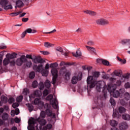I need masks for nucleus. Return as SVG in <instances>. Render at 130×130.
Wrapping results in <instances>:
<instances>
[{
	"label": "nucleus",
	"mask_w": 130,
	"mask_h": 130,
	"mask_svg": "<svg viewBox=\"0 0 130 130\" xmlns=\"http://www.w3.org/2000/svg\"><path fill=\"white\" fill-rule=\"evenodd\" d=\"M34 103L35 105H39V104H41L42 106H44L45 109H46L45 111L47 114L48 116L49 117H51V118H55V114L52 113V111L50 110L51 109V106L48 103H46L44 105V103L43 102H41L40 99L36 98L34 101Z\"/></svg>",
	"instance_id": "f257e3e1"
},
{
	"label": "nucleus",
	"mask_w": 130,
	"mask_h": 130,
	"mask_svg": "<svg viewBox=\"0 0 130 130\" xmlns=\"http://www.w3.org/2000/svg\"><path fill=\"white\" fill-rule=\"evenodd\" d=\"M100 76V72H94L92 73V76H88L87 79V84L89 89H92L95 86H96V82L93 80V77L94 78H99Z\"/></svg>",
	"instance_id": "f03ea898"
},
{
	"label": "nucleus",
	"mask_w": 130,
	"mask_h": 130,
	"mask_svg": "<svg viewBox=\"0 0 130 130\" xmlns=\"http://www.w3.org/2000/svg\"><path fill=\"white\" fill-rule=\"evenodd\" d=\"M32 69L36 73H40L43 77H47L48 76V70L43 68V64H40L39 66L35 64L33 66Z\"/></svg>",
	"instance_id": "7ed1b4c3"
},
{
	"label": "nucleus",
	"mask_w": 130,
	"mask_h": 130,
	"mask_svg": "<svg viewBox=\"0 0 130 130\" xmlns=\"http://www.w3.org/2000/svg\"><path fill=\"white\" fill-rule=\"evenodd\" d=\"M52 99H53V94H49L46 98V100L50 101V103L52 105V107L54 109H57V108H58V102H57V100L56 99H54L52 100Z\"/></svg>",
	"instance_id": "20e7f679"
},
{
	"label": "nucleus",
	"mask_w": 130,
	"mask_h": 130,
	"mask_svg": "<svg viewBox=\"0 0 130 130\" xmlns=\"http://www.w3.org/2000/svg\"><path fill=\"white\" fill-rule=\"evenodd\" d=\"M116 90V88H115V87H114V86L109 85L107 89L104 88V89L103 90V93L104 94V97L105 99H106V98H107V91H109L110 93H113Z\"/></svg>",
	"instance_id": "39448f33"
},
{
	"label": "nucleus",
	"mask_w": 130,
	"mask_h": 130,
	"mask_svg": "<svg viewBox=\"0 0 130 130\" xmlns=\"http://www.w3.org/2000/svg\"><path fill=\"white\" fill-rule=\"evenodd\" d=\"M27 61V59H26V56L25 55H21L20 58L17 59L16 61V64L19 67H21L24 62H26Z\"/></svg>",
	"instance_id": "423d86ee"
},
{
	"label": "nucleus",
	"mask_w": 130,
	"mask_h": 130,
	"mask_svg": "<svg viewBox=\"0 0 130 130\" xmlns=\"http://www.w3.org/2000/svg\"><path fill=\"white\" fill-rule=\"evenodd\" d=\"M83 77V75L82 73H79L77 76H74L72 77L71 80V82L73 85H76L77 83H78V81H81L82 80V78Z\"/></svg>",
	"instance_id": "0eeeda50"
},
{
	"label": "nucleus",
	"mask_w": 130,
	"mask_h": 130,
	"mask_svg": "<svg viewBox=\"0 0 130 130\" xmlns=\"http://www.w3.org/2000/svg\"><path fill=\"white\" fill-rule=\"evenodd\" d=\"M28 124L29 125V127H27L28 130H35L34 125L36 124V119H35L34 118H31L28 121Z\"/></svg>",
	"instance_id": "6e6552de"
},
{
	"label": "nucleus",
	"mask_w": 130,
	"mask_h": 130,
	"mask_svg": "<svg viewBox=\"0 0 130 130\" xmlns=\"http://www.w3.org/2000/svg\"><path fill=\"white\" fill-rule=\"evenodd\" d=\"M96 23L98 25L104 26L105 25H107V24H109V22L104 19H100L96 20Z\"/></svg>",
	"instance_id": "1a4fd4ad"
},
{
	"label": "nucleus",
	"mask_w": 130,
	"mask_h": 130,
	"mask_svg": "<svg viewBox=\"0 0 130 130\" xmlns=\"http://www.w3.org/2000/svg\"><path fill=\"white\" fill-rule=\"evenodd\" d=\"M33 62L35 63H44L45 61L40 57L35 56L32 59Z\"/></svg>",
	"instance_id": "9d476101"
},
{
	"label": "nucleus",
	"mask_w": 130,
	"mask_h": 130,
	"mask_svg": "<svg viewBox=\"0 0 130 130\" xmlns=\"http://www.w3.org/2000/svg\"><path fill=\"white\" fill-rule=\"evenodd\" d=\"M119 128L120 130H125L128 128V125L127 122H122L119 124Z\"/></svg>",
	"instance_id": "9b49d317"
},
{
	"label": "nucleus",
	"mask_w": 130,
	"mask_h": 130,
	"mask_svg": "<svg viewBox=\"0 0 130 130\" xmlns=\"http://www.w3.org/2000/svg\"><path fill=\"white\" fill-rule=\"evenodd\" d=\"M85 47L91 54H95V55L97 54V52H96V49H95V48L90 47L89 46H85Z\"/></svg>",
	"instance_id": "f8f14e48"
},
{
	"label": "nucleus",
	"mask_w": 130,
	"mask_h": 130,
	"mask_svg": "<svg viewBox=\"0 0 130 130\" xmlns=\"http://www.w3.org/2000/svg\"><path fill=\"white\" fill-rule=\"evenodd\" d=\"M36 121H38L40 125H42V126L45 125L46 123H47L46 120L44 119H40V118H38V119H36Z\"/></svg>",
	"instance_id": "ddd939ff"
},
{
	"label": "nucleus",
	"mask_w": 130,
	"mask_h": 130,
	"mask_svg": "<svg viewBox=\"0 0 130 130\" xmlns=\"http://www.w3.org/2000/svg\"><path fill=\"white\" fill-rule=\"evenodd\" d=\"M22 7H24V3L21 0H18L16 3L15 9L17 8H22Z\"/></svg>",
	"instance_id": "4468645a"
},
{
	"label": "nucleus",
	"mask_w": 130,
	"mask_h": 130,
	"mask_svg": "<svg viewBox=\"0 0 130 130\" xmlns=\"http://www.w3.org/2000/svg\"><path fill=\"white\" fill-rule=\"evenodd\" d=\"M6 57H7L9 60L16 58V57H17V53H13L12 54H7L6 55Z\"/></svg>",
	"instance_id": "2eb2a0df"
},
{
	"label": "nucleus",
	"mask_w": 130,
	"mask_h": 130,
	"mask_svg": "<svg viewBox=\"0 0 130 130\" xmlns=\"http://www.w3.org/2000/svg\"><path fill=\"white\" fill-rule=\"evenodd\" d=\"M72 54L75 57H81L82 56V52L80 49H78L76 53H72Z\"/></svg>",
	"instance_id": "dca6fc26"
},
{
	"label": "nucleus",
	"mask_w": 130,
	"mask_h": 130,
	"mask_svg": "<svg viewBox=\"0 0 130 130\" xmlns=\"http://www.w3.org/2000/svg\"><path fill=\"white\" fill-rule=\"evenodd\" d=\"M84 13L87 14L88 15H90V16H96L97 15V13H96V12L88 10L84 11Z\"/></svg>",
	"instance_id": "f3484780"
},
{
	"label": "nucleus",
	"mask_w": 130,
	"mask_h": 130,
	"mask_svg": "<svg viewBox=\"0 0 130 130\" xmlns=\"http://www.w3.org/2000/svg\"><path fill=\"white\" fill-rule=\"evenodd\" d=\"M51 72L53 76L58 77V75L57 74L58 73V71H57V69L52 68Z\"/></svg>",
	"instance_id": "a211bd4d"
},
{
	"label": "nucleus",
	"mask_w": 130,
	"mask_h": 130,
	"mask_svg": "<svg viewBox=\"0 0 130 130\" xmlns=\"http://www.w3.org/2000/svg\"><path fill=\"white\" fill-rule=\"evenodd\" d=\"M118 123H117V121L114 120H112L110 121V124L112 126L114 127V128H115V126H117V124Z\"/></svg>",
	"instance_id": "6ab92c4d"
},
{
	"label": "nucleus",
	"mask_w": 130,
	"mask_h": 130,
	"mask_svg": "<svg viewBox=\"0 0 130 130\" xmlns=\"http://www.w3.org/2000/svg\"><path fill=\"white\" fill-rule=\"evenodd\" d=\"M30 93V90L29 89L27 88H25L23 89V91H22V94L24 95V96H27L28 94Z\"/></svg>",
	"instance_id": "aec40b11"
},
{
	"label": "nucleus",
	"mask_w": 130,
	"mask_h": 130,
	"mask_svg": "<svg viewBox=\"0 0 130 130\" xmlns=\"http://www.w3.org/2000/svg\"><path fill=\"white\" fill-rule=\"evenodd\" d=\"M2 118L4 120H8L9 119V114L7 113H4L2 115Z\"/></svg>",
	"instance_id": "412c9836"
},
{
	"label": "nucleus",
	"mask_w": 130,
	"mask_h": 130,
	"mask_svg": "<svg viewBox=\"0 0 130 130\" xmlns=\"http://www.w3.org/2000/svg\"><path fill=\"white\" fill-rule=\"evenodd\" d=\"M10 62H11V60L8 57L5 58L3 60L4 66H8Z\"/></svg>",
	"instance_id": "4be33fe9"
},
{
	"label": "nucleus",
	"mask_w": 130,
	"mask_h": 130,
	"mask_svg": "<svg viewBox=\"0 0 130 130\" xmlns=\"http://www.w3.org/2000/svg\"><path fill=\"white\" fill-rule=\"evenodd\" d=\"M1 101L4 104L8 103V98L5 95H2L1 96Z\"/></svg>",
	"instance_id": "5701e85b"
},
{
	"label": "nucleus",
	"mask_w": 130,
	"mask_h": 130,
	"mask_svg": "<svg viewBox=\"0 0 130 130\" xmlns=\"http://www.w3.org/2000/svg\"><path fill=\"white\" fill-rule=\"evenodd\" d=\"M1 6L2 8H4L7 6L8 4H9V2L8 0H1Z\"/></svg>",
	"instance_id": "b1692460"
},
{
	"label": "nucleus",
	"mask_w": 130,
	"mask_h": 130,
	"mask_svg": "<svg viewBox=\"0 0 130 130\" xmlns=\"http://www.w3.org/2000/svg\"><path fill=\"white\" fill-rule=\"evenodd\" d=\"M122 117L125 120H130V115L127 114L122 115Z\"/></svg>",
	"instance_id": "393cba45"
},
{
	"label": "nucleus",
	"mask_w": 130,
	"mask_h": 130,
	"mask_svg": "<svg viewBox=\"0 0 130 130\" xmlns=\"http://www.w3.org/2000/svg\"><path fill=\"white\" fill-rule=\"evenodd\" d=\"M52 127V125L51 124H48L46 126L43 127L42 130L51 129Z\"/></svg>",
	"instance_id": "a878e982"
},
{
	"label": "nucleus",
	"mask_w": 130,
	"mask_h": 130,
	"mask_svg": "<svg viewBox=\"0 0 130 130\" xmlns=\"http://www.w3.org/2000/svg\"><path fill=\"white\" fill-rule=\"evenodd\" d=\"M118 111H119V113H124V112H125V111H126V109H125V108H124V107L120 106L118 108Z\"/></svg>",
	"instance_id": "bb28decb"
},
{
	"label": "nucleus",
	"mask_w": 130,
	"mask_h": 130,
	"mask_svg": "<svg viewBox=\"0 0 130 130\" xmlns=\"http://www.w3.org/2000/svg\"><path fill=\"white\" fill-rule=\"evenodd\" d=\"M67 69L66 68V67H63L61 68L60 70V74L61 75H64L67 73Z\"/></svg>",
	"instance_id": "cd10ccee"
},
{
	"label": "nucleus",
	"mask_w": 130,
	"mask_h": 130,
	"mask_svg": "<svg viewBox=\"0 0 130 130\" xmlns=\"http://www.w3.org/2000/svg\"><path fill=\"white\" fill-rule=\"evenodd\" d=\"M23 98H24V96H23V95H20L16 98V101L18 103H20V102H22V101H23Z\"/></svg>",
	"instance_id": "c85d7f7f"
},
{
	"label": "nucleus",
	"mask_w": 130,
	"mask_h": 130,
	"mask_svg": "<svg viewBox=\"0 0 130 130\" xmlns=\"http://www.w3.org/2000/svg\"><path fill=\"white\" fill-rule=\"evenodd\" d=\"M124 98L125 100H126V101H128L130 99V94L129 93L126 92L124 94Z\"/></svg>",
	"instance_id": "c756f323"
},
{
	"label": "nucleus",
	"mask_w": 130,
	"mask_h": 130,
	"mask_svg": "<svg viewBox=\"0 0 130 130\" xmlns=\"http://www.w3.org/2000/svg\"><path fill=\"white\" fill-rule=\"evenodd\" d=\"M120 94H119V92L118 90H116L113 93V97H114V98H118L119 97Z\"/></svg>",
	"instance_id": "7c9ffc66"
},
{
	"label": "nucleus",
	"mask_w": 130,
	"mask_h": 130,
	"mask_svg": "<svg viewBox=\"0 0 130 130\" xmlns=\"http://www.w3.org/2000/svg\"><path fill=\"white\" fill-rule=\"evenodd\" d=\"M51 86V84H50V82L49 80H46L45 82V86L47 89H49Z\"/></svg>",
	"instance_id": "2f4dec72"
},
{
	"label": "nucleus",
	"mask_w": 130,
	"mask_h": 130,
	"mask_svg": "<svg viewBox=\"0 0 130 130\" xmlns=\"http://www.w3.org/2000/svg\"><path fill=\"white\" fill-rule=\"evenodd\" d=\"M35 72L34 71H32L29 74V78L30 80H32L35 78Z\"/></svg>",
	"instance_id": "473e14b6"
},
{
	"label": "nucleus",
	"mask_w": 130,
	"mask_h": 130,
	"mask_svg": "<svg viewBox=\"0 0 130 130\" xmlns=\"http://www.w3.org/2000/svg\"><path fill=\"white\" fill-rule=\"evenodd\" d=\"M26 33H36L37 31L35 29H32L31 28H27L26 30H25Z\"/></svg>",
	"instance_id": "72a5a7b5"
},
{
	"label": "nucleus",
	"mask_w": 130,
	"mask_h": 130,
	"mask_svg": "<svg viewBox=\"0 0 130 130\" xmlns=\"http://www.w3.org/2000/svg\"><path fill=\"white\" fill-rule=\"evenodd\" d=\"M121 44H123V45L126 44V43H128V44L130 45V40L126 39L122 40L121 41Z\"/></svg>",
	"instance_id": "f704fd0d"
},
{
	"label": "nucleus",
	"mask_w": 130,
	"mask_h": 130,
	"mask_svg": "<svg viewBox=\"0 0 130 130\" xmlns=\"http://www.w3.org/2000/svg\"><path fill=\"white\" fill-rule=\"evenodd\" d=\"M65 78L66 80H70V77H71V73L70 71H67L65 73Z\"/></svg>",
	"instance_id": "c9c22d12"
},
{
	"label": "nucleus",
	"mask_w": 130,
	"mask_h": 130,
	"mask_svg": "<svg viewBox=\"0 0 130 130\" xmlns=\"http://www.w3.org/2000/svg\"><path fill=\"white\" fill-rule=\"evenodd\" d=\"M39 86H40V90L41 91H43V89H44V87H45V84L44 83H43V82H40L39 83Z\"/></svg>",
	"instance_id": "e433bc0d"
},
{
	"label": "nucleus",
	"mask_w": 130,
	"mask_h": 130,
	"mask_svg": "<svg viewBox=\"0 0 130 130\" xmlns=\"http://www.w3.org/2000/svg\"><path fill=\"white\" fill-rule=\"evenodd\" d=\"M118 92L120 97H121V96L124 94L125 90L124 88H121L119 90Z\"/></svg>",
	"instance_id": "4c0bfd02"
},
{
	"label": "nucleus",
	"mask_w": 130,
	"mask_h": 130,
	"mask_svg": "<svg viewBox=\"0 0 130 130\" xmlns=\"http://www.w3.org/2000/svg\"><path fill=\"white\" fill-rule=\"evenodd\" d=\"M38 86V82H37V81L36 80H35L32 82V88H37Z\"/></svg>",
	"instance_id": "58836bf2"
},
{
	"label": "nucleus",
	"mask_w": 130,
	"mask_h": 130,
	"mask_svg": "<svg viewBox=\"0 0 130 130\" xmlns=\"http://www.w3.org/2000/svg\"><path fill=\"white\" fill-rule=\"evenodd\" d=\"M110 103H111V105H113V106H115L116 104V103H115V100H114L113 98H110Z\"/></svg>",
	"instance_id": "ea45409f"
},
{
	"label": "nucleus",
	"mask_w": 130,
	"mask_h": 130,
	"mask_svg": "<svg viewBox=\"0 0 130 130\" xmlns=\"http://www.w3.org/2000/svg\"><path fill=\"white\" fill-rule=\"evenodd\" d=\"M57 67H58V64L57 62L51 63L50 64V68H52L53 69V68H57Z\"/></svg>",
	"instance_id": "a19ab883"
},
{
	"label": "nucleus",
	"mask_w": 130,
	"mask_h": 130,
	"mask_svg": "<svg viewBox=\"0 0 130 130\" xmlns=\"http://www.w3.org/2000/svg\"><path fill=\"white\" fill-rule=\"evenodd\" d=\"M102 63L103 64H104V66H106L107 67H108V66H109L110 64L109 62L105 59H103V60L102 61Z\"/></svg>",
	"instance_id": "79ce46f5"
},
{
	"label": "nucleus",
	"mask_w": 130,
	"mask_h": 130,
	"mask_svg": "<svg viewBox=\"0 0 130 130\" xmlns=\"http://www.w3.org/2000/svg\"><path fill=\"white\" fill-rule=\"evenodd\" d=\"M28 108L29 112H31V111H33V110L34 109V107L33 106V105L29 104L28 105Z\"/></svg>",
	"instance_id": "37998d69"
},
{
	"label": "nucleus",
	"mask_w": 130,
	"mask_h": 130,
	"mask_svg": "<svg viewBox=\"0 0 130 130\" xmlns=\"http://www.w3.org/2000/svg\"><path fill=\"white\" fill-rule=\"evenodd\" d=\"M5 55L4 52H1L0 53V64H2V62H3V57Z\"/></svg>",
	"instance_id": "c03bdc74"
},
{
	"label": "nucleus",
	"mask_w": 130,
	"mask_h": 130,
	"mask_svg": "<svg viewBox=\"0 0 130 130\" xmlns=\"http://www.w3.org/2000/svg\"><path fill=\"white\" fill-rule=\"evenodd\" d=\"M4 10H12L13 9V7H12V5H6L4 7Z\"/></svg>",
	"instance_id": "a18cd8bd"
},
{
	"label": "nucleus",
	"mask_w": 130,
	"mask_h": 130,
	"mask_svg": "<svg viewBox=\"0 0 130 130\" xmlns=\"http://www.w3.org/2000/svg\"><path fill=\"white\" fill-rule=\"evenodd\" d=\"M49 92L48 91V90L45 89L43 92V95L44 97H46V96L49 94Z\"/></svg>",
	"instance_id": "49530a36"
},
{
	"label": "nucleus",
	"mask_w": 130,
	"mask_h": 130,
	"mask_svg": "<svg viewBox=\"0 0 130 130\" xmlns=\"http://www.w3.org/2000/svg\"><path fill=\"white\" fill-rule=\"evenodd\" d=\"M34 95L36 97H40V93H39V90H35L34 92Z\"/></svg>",
	"instance_id": "de8ad7c7"
},
{
	"label": "nucleus",
	"mask_w": 130,
	"mask_h": 130,
	"mask_svg": "<svg viewBox=\"0 0 130 130\" xmlns=\"http://www.w3.org/2000/svg\"><path fill=\"white\" fill-rule=\"evenodd\" d=\"M45 116H46L45 111H42L40 113V117L43 119V118H45Z\"/></svg>",
	"instance_id": "09e8293b"
},
{
	"label": "nucleus",
	"mask_w": 130,
	"mask_h": 130,
	"mask_svg": "<svg viewBox=\"0 0 130 130\" xmlns=\"http://www.w3.org/2000/svg\"><path fill=\"white\" fill-rule=\"evenodd\" d=\"M8 102L10 104H12L15 102V99L14 98H10L8 100Z\"/></svg>",
	"instance_id": "8fccbe9b"
},
{
	"label": "nucleus",
	"mask_w": 130,
	"mask_h": 130,
	"mask_svg": "<svg viewBox=\"0 0 130 130\" xmlns=\"http://www.w3.org/2000/svg\"><path fill=\"white\" fill-rule=\"evenodd\" d=\"M44 46L45 47H51V46H52V44L49 43L48 42H45L44 43Z\"/></svg>",
	"instance_id": "3c124183"
},
{
	"label": "nucleus",
	"mask_w": 130,
	"mask_h": 130,
	"mask_svg": "<svg viewBox=\"0 0 130 130\" xmlns=\"http://www.w3.org/2000/svg\"><path fill=\"white\" fill-rule=\"evenodd\" d=\"M58 76H53L52 78V84L55 85L56 83V79H57Z\"/></svg>",
	"instance_id": "603ef678"
},
{
	"label": "nucleus",
	"mask_w": 130,
	"mask_h": 130,
	"mask_svg": "<svg viewBox=\"0 0 130 130\" xmlns=\"http://www.w3.org/2000/svg\"><path fill=\"white\" fill-rule=\"evenodd\" d=\"M102 85L100 83H98L96 84V89L99 91V92L100 91V89H101Z\"/></svg>",
	"instance_id": "864d4df0"
},
{
	"label": "nucleus",
	"mask_w": 130,
	"mask_h": 130,
	"mask_svg": "<svg viewBox=\"0 0 130 130\" xmlns=\"http://www.w3.org/2000/svg\"><path fill=\"white\" fill-rule=\"evenodd\" d=\"M124 87L125 88V89H129V88H130V83L129 82H127V83H125Z\"/></svg>",
	"instance_id": "5fc2aeb1"
},
{
	"label": "nucleus",
	"mask_w": 130,
	"mask_h": 130,
	"mask_svg": "<svg viewBox=\"0 0 130 130\" xmlns=\"http://www.w3.org/2000/svg\"><path fill=\"white\" fill-rule=\"evenodd\" d=\"M20 14H21V12H16V13H11L10 15H12V17H15L16 16H18V15H20Z\"/></svg>",
	"instance_id": "6e6d98bb"
},
{
	"label": "nucleus",
	"mask_w": 130,
	"mask_h": 130,
	"mask_svg": "<svg viewBox=\"0 0 130 130\" xmlns=\"http://www.w3.org/2000/svg\"><path fill=\"white\" fill-rule=\"evenodd\" d=\"M26 66L27 68H31V66H32L31 61H27L26 63Z\"/></svg>",
	"instance_id": "4d7b16f0"
},
{
	"label": "nucleus",
	"mask_w": 130,
	"mask_h": 130,
	"mask_svg": "<svg viewBox=\"0 0 130 130\" xmlns=\"http://www.w3.org/2000/svg\"><path fill=\"white\" fill-rule=\"evenodd\" d=\"M40 52L44 55H48V54H49V52L46 51H41Z\"/></svg>",
	"instance_id": "13d9d810"
},
{
	"label": "nucleus",
	"mask_w": 130,
	"mask_h": 130,
	"mask_svg": "<svg viewBox=\"0 0 130 130\" xmlns=\"http://www.w3.org/2000/svg\"><path fill=\"white\" fill-rule=\"evenodd\" d=\"M12 107L13 108H17V107H19V104L17 103H14L12 105Z\"/></svg>",
	"instance_id": "bf43d9fd"
},
{
	"label": "nucleus",
	"mask_w": 130,
	"mask_h": 130,
	"mask_svg": "<svg viewBox=\"0 0 130 130\" xmlns=\"http://www.w3.org/2000/svg\"><path fill=\"white\" fill-rule=\"evenodd\" d=\"M87 44H88V45H89L90 46H93V45H94L95 44V43H94V42H93L92 41H90L87 42Z\"/></svg>",
	"instance_id": "052dcab7"
},
{
	"label": "nucleus",
	"mask_w": 130,
	"mask_h": 130,
	"mask_svg": "<svg viewBox=\"0 0 130 130\" xmlns=\"http://www.w3.org/2000/svg\"><path fill=\"white\" fill-rule=\"evenodd\" d=\"M114 73L115 76H116L117 77H119L120 76V72L119 71H116Z\"/></svg>",
	"instance_id": "680f3d73"
},
{
	"label": "nucleus",
	"mask_w": 130,
	"mask_h": 130,
	"mask_svg": "<svg viewBox=\"0 0 130 130\" xmlns=\"http://www.w3.org/2000/svg\"><path fill=\"white\" fill-rule=\"evenodd\" d=\"M14 112L15 113L16 115H18V114L20 113V110L19 109V108H16L14 111Z\"/></svg>",
	"instance_id": "e2e57ef3"
},
{
	"label": "nucleus",
	"mask_w": 130,
	"mask_h": 130,
	"mask_svg": "<svg viewBox=\"0 0 130 130\" xmlns=\"http://www.w3.org/2000/svg\"><path fill=\"white\" fill-rule=\"evenodd\" d=\"M15 64H16V62L15 60H13L10 62L11 67H15Z\"/></svg>",
	"instance_id": "0e129e2a"
},
{
	"label": "nucleus",
	"mask_w": 130,
	"mask_h": 130,
	"mask_svg": "<svg viewBox=\"0 0 130 130\" xmlns=\"http://www.w3.org/2000/svg\"><path fill=\"white\" fill-rule=\"evenodd\" d=\"M7 48V46L2 44L0 46V49H6Z\"/></svg>",
	"instance_id": "69168bd1"
},
{
	"label": "nucleus",
	"mask_w": 130,
	"mask_h": 130,
	"mask_svg": "<svg viewBox=\"0 0 130 130\" xmlns=\"http://www.w3.org/2000/svg\"><path fill=\"white\" fill-rule=\"evenodd\" d=\"M26 58H29V59H32V60H33V57H32V55H29V54H27L26 56Z\"/></svg>",
	"instance_id": "338daca9"
},
{
	"label": "nucleus",
	"mask_w": 130,
	"mask_h": 130,
	"mask_svg": "<svg viewBox=\"0 0 130 130\" xmlns=\"http://www.w3.org/2000/svg\"><path fill=\"white\" fill-rule=\"evenodd\" d=\"M26 34H27V32H26L25 31H23L21 34V38H24L25 36H26Z\"/></svg>",
	"instance_id": "774afa93"
}]
</instances>
